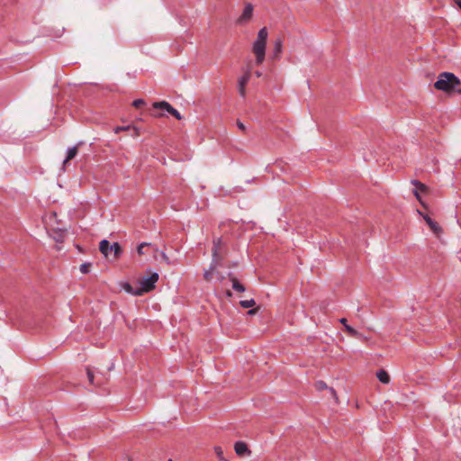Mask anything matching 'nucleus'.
Returning <instances> with one entry per match:
<instances>
[{"label": "nucleus", "mask_w": 461, "mask_h": 461, "mask_svg": "<svg viewBox=\"0 0 461 461\" xmlns=\"http://www.w3.org/2000/svg\"><path fill=\"white\" fill-rule=\"evenodd\" d=\"M434 87L446 93L461 94V81L451 72H442L438 80L434 83Z\"/></svg>", "instance_id": "obj_1"}, {"label": "nucleus", "mask_w": 461, "mask_h": 461, "mask_svg": "<svg viewBox=\"0 0 461 461\" xmlns=\"http://www.w3.org/2000/svg\"><path fill=\"white\" fill-rule=\"evenodd\" d=\"M158 277L159 276L158 273H151L149 276H143L140 278V287L135 291L132 290V287L129 284H126L124 288L128 293H131L134 295H141L143 293H149L155 288V284L158 282Z\"/></svg>", "instance_id": "obj_2"}, {"label": "nucleus", "mask_w": 461, "mask_h": 461, "mask_svg": "<svg viewBox=\"0 0 461 461\" xmlns=\"http://www.w3.org/2000/svg\"><path fill=\"white\" fill-rule=\"evenodd\" d=\"M99 250L105 257L113 254V258L117 259L122 254V246L118 242L110 243L107 240H103L99 243Z\"/></svg>", "instance_id": "obj_3"}, {"label": "nucleus", "mask_w": 461, "mask_h": 461, "mask_svg": "<svg viewBox=\"0 0 461 461\" xmlns=\"http://www.w3.org/2000/svg\"><path fill=\"white\" fill-rule=\"evenodd\" d=\"M266 45H267V41L258 40V39H256V41L253 43L252 50L256 56V63L258 65L262 64L265 59Z\"/></svg>", "instance_id": "obj_4"}, {"label": "nucleus", "mask_w": 461, "mask_h": 461, "mask_svg": "<svg viewBox=\"0 0 461 461\" xmlns=\"http://www.w3.org/2000/svg\"><path fill=\"white\" fill-rule=\"evenodd\" d=\"M253 14V5L249 3L246 4L241 15L238 19L239 23H248Z\"/></svg>", "instance_id": "obj_5"}, {"label": "nucleus", "mask_w": 461, "mask_h": 461, "mask_svg": "<svg viewBox=\"0 0 461 461\" xmlns=\"http://www.w3.org/2000/svg\"><path fill=\"white\" fill-rule=\"evenodd\" d=\"M250 79V72L247 71L242 77L239 78L238 81V90L240 96L244 97L246 95V86Z\"/></svg>", "instance_id": "obj_6"}, {"label": "nucleus", "mask_w": 461, "mask_h": 461, "mask_svg": "<svg viewBox=\"0 0 461 461\" xmlns=\"http://www.w3.org/2000/svg\"><path fill=\"white\" fill-rule=\"evenodd\" d=\"M121 131H131V135L132 137H138L140 134V130L137 127H134L131 125L115 127V129H114L115 133H119Z\"/></svg>", "instance_id": "obj_7"}, {"label": "nucleus", "mask_w": 461, "mask_h": 461, "mask_svg": "<svg viewBox=\"0 0 461 461\" xmlns=\"http://www.w3.org/2000/svg\"><path fill=\"white\" fill-rule=\"evenodd\" d=\"M228 277L232 284L233 290L239 293H243L246 290L244 285H242L232 273H229Z\"/></svg>", "instance_id": "obj_8"}, {"label": "nucleus", "mask_w": 461, "mask_h": 461, "mask_svg": "<svg viewBox=\"0 0 461 461\" xmlns=\"http://www.w3.org/2000/svg\"><path fill=\"white\" fill-rule=\"evenodd\" d=\"M80 144L81 142L68 149L66 158L63 161V167H65L67 164L77 155Z\"/></svg>", "instance_id": "obj_9"}, {"label": "nucleus", "mask_w": 461, "mask_h": 461, "mask_svg": "<svg viewBox=\"0 0 461 461\" xmlns=\"http://www.w3.org/2000/svg\"><path fill=\"white\" fill-rule=\"evenodd\" d=\"M234 449L236 454L241 456L250 452L248 445L243 441H237L234 445Z\"/></svg>", "instance_id": "obj_10"}, {"label": "nucleus", "mask_w": 461, "mask_h": 461, "mask_svg": "<svg viewBox=\"0 0 461 461\" xmlns=\"http://www.w3.org/2000/svg\"><path fill=\"white\" fill-rule=\"evenodd\" d=\"M340 323H342L344 325V329H345V331L351 337L353 338H358L360 336V333L355 330L353 327H351L350 325H348L347 323V319L345 318H342L339 320Z\"/></svg>", "instance_id": "obj_11"}, {"label": "nucleus", "mask_w": 461, "mask_h": 461, "mask_svg": "<svg viewBox=\"0 0 461 461\" xmlns=\"http://www.w3.org/2000/svg\"><path fill=\"white\" fill-rule=\"evenodd\" d=\"M153 108L156 110H161L167 112L168 113L172 110L173 106L167 101L155 102L153 104Z\"/></svg>", "instance_id": "obj_12"}, {"label": "nucleus", "mask_w": 461, "mask_h": 461, "mask_svg": "<svg viewBox=\"0 0 461 461\" xmlns=\"http://www.w3.org/2000/svg\"><path fill=\"white\" fill-rule=\"evenodd\" d=\"M411 184L417 188V190L414 191V195L418 200L420 201V197L419 195L418 190L423 193H426L428 191V186L421 183L419 180H412Z\"/></svg>", "instance_id": "obj_13"}, {"label": "nucleus", "mask_w": 461, "mask_h": 461, "mask_svg": "<svg viewBox=\"0 0 461 461\" xmlns=\"http://www.w3.org/2000/svg\"><path fill=\"white\" fill-rule=\"evenodd\" d=\"M423 218H424L426 223L429 226V228L431 229V230L434 233L438 234L441 231V228L438 224V222H436L434 220H432L429 215H424Z\"/></svg>", "instance_id": "obj_14"}, {"label": "nucleus", "mask_w": 461, "mask_h": 461, "mask_svg": "<svg viewBox=\"0 0 461 461\" xmlns=\"http://www.w3.org/2000/svg\"><path fill=\"white\" fill-rule=\"evenodd\" d=\"M212 268H216L217 267L221 266L222 260H223V254L222 251H216V254H212Z\"/></svg>", "instance_id": "obj_15"}, {"label": "nucleus", "mask_w": 461, "mask_h": 461, "mask_svg": "<svg viewBox=\"0 0 461 461\" xmlns=\"http://www.w3.org/2000/svg\"><path fill=\"white\" fill-rule=\"evenodd\" d=\"M376 377L378 378V380L383 383V384H388L390 382V375L389 374L384 370V369H380L376 372Z\"/></svg>", "instance_id": "obj_16"}, {"label": "nucleus", "mask_w": 461, "mask_h": 461, "mask_svg": "<svg viewBox=\"0 0 461 461\" xmlns=\"http://www.w3.org/2000/svg\"><path fill=\"white\" fill-rule=\"evenodd\" d=\"M282 48H283V41L281 39H277L275 41V44H274V57L273 59H278L279 58V55L281 54L282 52Z\"/></svg>", "instance_id": "obj_17"}, {"label": "nucleus", "mask_w": 461, "mask_h": 461, "mask_svg": "<svg viewBox=\"0 0 461 461\" xmlns=\"http://www.w3.org/2000/svg\"><path fill=\"white\" fill-rule=\"evenodd\" d=\"M222 247L223 244L221 238L214 239L212 242V254H216V251H222Z\"/></svg>", "instance_id": "obj_18"}, {"label": "nucleus", "mask_w": 461, "mask_h": 461, "mask_svg": "<svg viewBox=\"0 0 461 461\" xmlns=\"http://www.w3.org/2000/svg\"><path fill=\"white\" fill-rule=\"evenodd\" d=\"M268 36V32L266 27L261 28L258 32L257 39L267 41Z\"/></svg>", "instance_id": "obj_19"}, {"label": "nucleus", "mask_w": 461, "mask_h": 461, "mask_svg": "<svg viewBox=\"0 0 461 461\" xmlns=\"http://www.w3.org/2000/svg\"><path fill=\"white\" fill-rule=\"evenodd\" d=\"M240 304L242 308L244 309H248V308H251L253 307L255 304H256V302L254 299H250V300H242L240 302Z\"/></svg>", "instance_id": "obj_20"}, {"label": "nucleus", "mask_w": 461, "mask_h": 461, "mask_svg": "<svg viewBox=\"0 0 461 461\" xmlns=\"http://www.w3.org/2000/svg\"><path fill=\"white\" fill-rule=\"evenodd\" d=\"M215 268H212V264L210 265V267L208 270H206L203 274V278L206 281H211L212 279L213 271Z\"/></svg>", "instance_id": "obj_21"}, {"label": "nucleus", "mask_w": 461, "mask_h": 461, "mask_svg": "<svg viewBox=\"0 0 461 461\" xmlns=\"http://www.w3.org/2000/svg\"><path fill=\"white\" fill-rule=\"evenodd\" d=\"M92 264L89 263V262H85L83 264L80 265V272L82 274H88L90 272V267H91Z\"/></svg>", "instance_id": "obj_22"}, {"label": "nucleus", "mask_w": 461, "mask_h": 461, "mask_svg": "<svg viewBox=\"0 0 461 461\" xmlns=\"http://www.w3.org/2000/svg\"><path fill=\"white\" fill-rule=\"evenodd\" d=\"M151 244L148 242H142L137 247V252L139 255H144V248L149 247Z\"/></svg>", "instance_id": "obj_23"}, {"label": "nucleus", "mask_w": 461, "mask_h": 461, "mask_svg": "<svg viewBox=\"0 0 461 461\" xmlns=\"http://www.w3.org/2000/svg\"><path fill=\"white\" fill-rule=\"evenodd\" d=\"M169 114H171L173 117H175L176 120H179V121L182 120V116H181L180 113L174 107L170 111Z\"/></svg>", "instance_id": "obj_24"}, {"label": "nucleus", "mask_w": 461, "mask_h": 461, "mask_svg": "<svg viewBox=\"0 0 461 461\" xmlns=\"http://www.w3.org/2000/svg\"><path fill=\"white\" fill-rule=\"evenodd\" d=\"M145 104V101L143 99H136L133 101L132 105L135 108H140L142 105Z\"/></svg>", "instance_id": "obj_25"}, {"label": "nucleus", "mask_w": 461, "mask_h": 461, "mask_svg": "<svg viewBox=\"0 0 461 461\" xmlns=\"http://www.w3.org/2000/svg\"><path fill=\"white\" fill-rule=\"evenodd\" d=\"M315 386L318 390H324V389L328 388L326 383L323 381H317L315 384Z\"/></svg>", "instance_id": "obj_26"}, {"label": "nucleus", "mask_w": 461, "mask_h": 461, "mask_svg": "<svg viewBox=\"0 0 461 461\" xmlns=\"http://www.w3.org/2000/svg\"><path fill=\"white\" fill-rule=\"evenodd\" d=\"M237 126L238 128L242 131L243 132L246 131V126L244 125V123L242 122H240V120H237Z\"/></svg>", "instance_id": "obj_27"}, {"label": "nucleus", "mask_w": 461, "mask_h": 461, "mask_svg": "<svg viewBox=\"0 0 461 461\" xmlns=\"http://www.w3.org/2000/svg\"><path fill=\"white\" fill-rule=\"evenodd\" d=\"M87 377H88L89 382L93 384L94 374L89 369H87Z\"/></svg>", "instance_id": "obj_28"}, {"label": "nucleus", "mask_w": 461, "mask_h": 461, "mask_svg": "<svg viewBox=\"0 0 461 461\" xmlns=\"http://www.w3.org/2000/svg\"><path fill=\"white\" fill-rule=\"evenodd\" d=\"M215 452L219 456L222 454V450L220 447H215Z\"/></svg>", "instance_id": "obj_29"}, {"label": "nucleus", "mask_w": 461, "mask_h": 461, "mask_svg": "<svg viewBox=\"0 0 461 461\" xmlns=\"http://www.w3.org/2000/svg\"><path fill=\"white\" fill-rule=\"evenodd\" d=\"M453 2L459 7L461 10V0H453Z\"/></svg>", "instance_id": "obj_30"}, {"label": "nucleus", "mask_w": 461, "mask_h": 461, "mask_svg": "<svg viewBox=\"0 0 461 461\" xmlns=\"http://www.w3.org/2000/svg\"><path fill=\"white\" fill-rule=\"evenodd\" d=\"M217 276H218V279H220L221 281L224 279V276L222 274H221L220 272H217L216 273Z\"/></svg>", "instance_id": "obj_31"}, {"label": "nucleus", "mask_w": 461, "mask_h": 461, "mask_svg": "<svg viewBox=\"0 0 461 461\" xmlns=\"http://www.w3.org/2000/svg\"><path fill=\"white\" fill-rule=\"evenodd\" d=\"M256 312H257V309H251V310H249V311L248 312V313H249V315H253V314H255Z\"/></svg>", "instance_id": "obj_32"}, {"label": "nucleus", "mask_w": 461, "mask_h": 461, "mask_svg": "<svg viewBox=\"0 0 461 461\" xmlns=\"http://www.w3.org/2000/svg\"><path fill=\"white\" fill-rule=\"evenodd\" d=\"M226 295H227L228 297H231V296H232V293H231L230 290H227V291H226Z\"/></svg>", "instance_id": "obj_33"}, {"label": "nucleus", "mask_w": 461, "mask_h": 461, "mask_svg": "<svg viewBox=\"0 0 461 461\" xmlns=\"http://www.w3.org/2000/svg\"><path fill=\"white\" fill-rule=\"evenodd\" d=\"M256 76H257L258 77H261V72L257 71V72H256Z\"/></svg>", "instance_id": "obj_34"}, {"label": "nucleus", "mask_w": 461, "mask_h": 461, "mask_svg": "<svg viewBox=\"0 0 461 461\" xmlns=\"http://www.w3.org/2000/svg\"><path fill=\"white\" fill-rule=\"evenodd\" d=\"M330 393H331L332 394H335V393H335V390H334L333 388H330Z\"/></svg>", "instance_id": "obj_35"}, {"label": "nucleus", "mask_w": 461, "mask_h": 461, "mask_svg": "<svg viewBox=\"0 0 461 461\" xmlns=\"http://www.w3.org/2000/svg\"><path fill=\"white\" fill-rule=\"evenodd\" d=\"M168 461H172L171 459H169Z\"/></svg>", "instance_id": "obj_36"}]
</instances>
